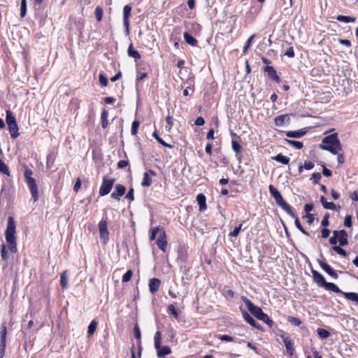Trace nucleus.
Segmentation results:
<instances>
[{
    "label": "nucleus",
    "instance_id": "1",
    "mask_svg": "<svg viewBox=\"0 0 358 358\" xmlns=\"http://www.w3.org/2000/svg\"><path fill=\"white\" fill-rule=\"evenodd\" d=\"M322 150L330 152L333 155H337L342 150V146L337 134H332L322 139V144L319 145Z\"/></svg>",
    "mask_w": 358,
    "mask_h": 358
},
{
    "label": "nucleus",
    "instance_id": "2",
    "mask_svg": "<svg viewBox=\"0 0 358 358\" xmlns=\"http://www.w3.org/2000/svg\"><path fill=\"white\" fill-rule=\"evenodd\" d=\"M15 224L14 219L9 216L7 220V227L5 231V238L8 244V248L12 253H16L17 251L16 238H15Z\"/></svg>",
    "mask_w": 358,
    "mask_h": 358
},
{
    "label": "nucleus",
    "instance_id": "3",
    "mask_svg": "<svg viewBox=\"0 0 358 358\" xmlns=\"http://www.w3.org/2000/svg\"><path fill=\"white\" fill-rule=\"evenodd\" d=\"M268 189L271 194L274 198L275 203L290 217H294V212L292 210L290 206L283 199L280 192L272 185H269Z\"/></svg>",
    "mask_w": 358,
    "mask_h": 358
},
{
    "label": "nucleus",
    "instance_id": "4",
    "mask_svg": "<svg viewBox=\"0 0 358 358\" xmlns=\"http://www.w3.org/2000/svg\"><path fill=\"white\" fill-rule=\"evenodd\" d=\"M33 172L31 169H27L24 171V177L27 185L31 193L34 201H36L38 199V187L36 183L35 179L32 178Z\"/></svg>",
    "mask_w": 358,
    "mask_h": 358
},
{
    "label": "nucleus",
    "instance_id": "5",
    "mask_svg": "<svg viewBox=\"0 0 358 358\" xmlns=\"http://www.w3.org/2000/svg\"><path fill=\"white\" fill-rule=\"evenodd\" d=\"M6 123L13 138H16L19 136L18 127L15 117L10 110L6 111Z\"/></svg>",
    "mask_w": 358,
    "mask_h": 358
},
{
    "label": "nucleus",
    "instance_id": "6",
    "mask_svg": "<svg viewBox=\"0 0 358 358\" xmlns=\"http://www.w3.org/2000/svg\"><path fill=\"white\" fill-rule=\"evenodd\" d=\"M114 182V178H110L107 176H104L99 189V195L103 196L108 194L113 188Z\"/></svg>",
    "mask_w": 358,
    "mask_h": 358
},
{
    "label": "nucleus",
    "instance_id": "7",
    "mask_svg": "<svg viewBox=\"0 0 358 358\" xmlns=\"http://www.w3.org/2000/svg\"><path fill=\"white\" fill-rule=\"evenodd\" d=\"M99 231L100 239L103 244H106L109 238V232L108 231L107 220L102 219L99 223Z\"/></svg>",
    "mask_w": 358,
    "mask_h": 358
},
{
    "label": "nucleus",
    "instance_id": "8",
    "mask_svg": "<svg viewBox=\"0 0 358 358\" xmlns=\"http://www.w3.org/2000/svg\"><path fill=\"white\" fill-rule=\"evenodd\" d=\"M244 301L248 310L257 319H259L264 313L259 307L253 304L250 300L245 299Z\"/></svg>",
    "mask_w": 358,
    "mask_h": 358
},
{
    "label": "nucleus",
    "instance_id": "9",
    "mask_svg": "<svg viewBox=\"0 0 358 358\" xmlns=\"http://www.w3.org/2000/svg\"><path fill=\"white\" fill-rule=\"evenodd\" d=\"M157 244L162 251H166L168 243L166 241L165 231L163 229H162V231L157 237Z\"/></svg>",
    "mask_w": 358,
    "mask_h": 358
},
{
    "label": "nucleus",
    "instance_id": "10",
    "mask_svg": "<svg viewBox=\"0 0 358 358\" xmlns=\"http://www.w3.org/2000/svg\"><path fill=\"white\" fill-rule=\"evenodd\" d=\"M264 71L267 74V76L269 79L279 83L280 80V77L277 75L276 71L271 66L266 65L264 68Z\"/></svg>",
    "mask_w": 358,
    "mask_h": 358
},
{
    "label": "nucleus",
    "instance_id": "11",
    "mask_svg": "<svg viewBox=\"0 0 358 358\" xmlns=\"http://www.w3.org/2000/svg\"><path fill=\"white\" fill-rule=\"evenodd\" d=\"M131 7L129 5H126L123 8V17H124V26L126 29L127 32L129 30V17L131 15Z\"/></svg>",
    "mask_w": 358,
    "mask_h": 358
},
{
    "label": "nucleus",
    "instance_id": "12",
    "mask_svg": "<svg viewBox=\"0 0 358 358\" xmlns=\"http://www.w3.org/2000/svg\"><path fill=\"white\" fill-rule=\"evenodd\" d=\"M6 324H3L1 327V331H0V338H1V343H0V353L2 355L5 352L6 349Z\"/></svg>",
    "mask_w": 358,
    "mask_h": 358
},
{
    "label": "nucleus",
    "instance_id": "13",
    "mask_svg": "<svg viewBox=\"0 0 358 358\" xmlns=\"http://www.w3.org/2000/svg\"><path fill=\"white\" fill-rule=\"evenodd\" d=\"M313 92H317V96H318L315 102L327 103L330 101L331 93L329 91H313Z\"/></svg>",
    "mask_w": 358,
    "mask_h": 358
},
{
    "label": "nucleus",
    "instance_id": "14",
    "mask_svg": "<svg viewBox=\"0 0 358 358\" xmlns=\"http://www.w3.org/2000/svg\"><path fill=\"white\" fill-rule=\"evenodd\" d=\"M275 124L278 127H282L290 122V117L288 114L278 115L275 117Z\"/></svg>",
    "mask_w": 358,
    "mask_h": 358
},
{
    "label": "nucleus",
    "instance_id": "15",
    "mask_svg": "<svg viewBox=\"0 0 358 358\" xmlns=\"http://www.w3.org/2000/svg\"><path fill=\"white\" fill-rule=\"evenodd\" d=\"M161 281L158 278H151L149 280V289L152 294H155L159 290Z\"/></svg>",
    "mask_w": 358,
    "mask_h": 358
},
{
    "label": "nucleus",
    "instance_id": "16",
    "mask_svg": "<svg viewBox=\"0 0 358 358\" xmlns=\"http://www.w3.org/2000/svg\"><path fill=\"white\" fill-rule=\"evenodd\" d=\"M150 173H151L152 176L156 175L155 172L152 170H150L149 172L144 173L143 181L141 182V185L143 187H149L151 185L152 180L150 176Z\"/></svg>",
    "mask_w": 358,
    "mask_h": 358
},
{
    "label": "nucleus",
    "instance_id": "17",
    "mask_svg": "<svg viewBox=\"0 0 358 358\" xmlns=\"http://www.w3.org/2000/svg\"><path fill=\"white\" fill-rule=\"evenodd\" d=\"M156 350L157 352V357L159 358L164 357L171 353V350L168 345L161 346V345H159V347L156 348Z\"/></svg>",
    "mask_w": 358,
    "mask_h": 358
},
{
    "label": "nucleus",
    "instance_id": "18",
    "mask_svg": "<svg viewBox=\"0 0 358 358\" xmlns=\"http://www.w3.org/2000/svg\"><path fill=\"white\" fill-rule=\"evenodd\" d=\"M312 273L315 282L317 283L320 286L324 287L327 282L325 281V279L323 277V275L315 270H312Z\"/></svg>",
    "mask_w": 358,
    "mask_h": 358
},
{
    "label": "nucleus",
    "instance_id": "19",
    "mask_svg": "<svg viewBox=\"0 0 358 358\" xmlns=\"http://www.w3.org/2000/svg\"><path fill=\"white\" fill-rule=\"evenodd\" d=\"M283 342L285 344V346L286 348V350L287 353L292 356L294 354V348H293V343L292 340L289 337H285L283 336Z\"/></svg>",
    "mask_w": 358,
    "mask_h": 358
},
{
    "label": "nucleus",
    "instance_id": "20",
    "mask_svg": "<svg viewBox=\"0 0 358 358\" xmlns=\"http://www.w3.org/2000/svg\"><path fill=\"white\" fill-rule=\"evenodd\" d=\"M196 201L199 206V210L203 211L207 208L206 203V196L203 194H199L196 196Z\"/></svg>",
    "mask_w": 358,
    "mask_h": 358
},
{
    "label": "nucleus",
    "instance_id": "21",
    "mask_svg": "<svg viewBox=\"0 0 358 358\" xmlns=\"http://www.w3.org/2000/svg\"><path fill=\"white\" fill-rule=\"evenodd\" d=\"M243 316L245 320L252 327L259 329V326L257 324L256 320L249 313L245 311L243 313Z\"/></svg>",
    "mask_w": 358,
    "mask_h": 358
},
{
    "label": "nucleus",
    "instance_id": "22",
    "mask_svg": "<svg viewBox=\"0 0 358 358\" xmlns=\"http://www.w3.org/2000/svg\"><path fill=\"white\" fill-rule=\"evenodd\" d=\"M338 240L341 246H345L348 244V234L344 229L341 230Z\"/></svg>",
    "mask_w": 358,
    "mask_h": 358
},
{
    "label": "nucleus",
    "instance_id": "23",
    "mask_svg": "<svg viewBox=\"0 0 358 358\" xmlns=\"http://www.w3.org/2000/svg\"><path fill=\"white\" fill-rule=\"evenodd\" d=\"M306 131L303 130H298V131H289L286 133V136L289 138H299L302 137L306 134Z\"/></svg>",
    "mask_w": 358,
    "mask_h": 358
},
{
    "label": "nucleus",
    "instance_id": "24",
    "mask_svg": "<svg viewBox=\"0 0 358 358\" xmlns=\"http://www.w3.org/2000/svg\"><path fill=\"white\" fill-rule=\"evenodd\" d=\"M184 38L187 43L192 46L197 45L198 41L192 35L187 32L184 33Z\"/></svg>",
    "mask_w": 358,
    "mask_h": 358
},
{
    "label": "nucleus",
    "instance_id": "25",
    "mask_svg": "<svg viewBox=\"0 0 358 358\" xmlns=\"http://www.w3.org/2000/svg\"><path fill=\"white\" fill-rule=\"evenodd\" d=\"M60 284L63 289H66L68 287V273L66 271H63L61 274Z\"/></svg>",
    "mask_w": 358,
    "mask_h": 358
},
{
    "label": "nucleus",
    "instance_id": "26",
    "mask_svg": "<svg viewBox=\"0 0 358 358\" xmlns=\"http://www.w3.org/2000/svg\"><path fill=\"white\" fill-rule=\"evenodd\" d=\"M273 159L276 162L285 165L288 164L289 162V158L282 154L277 155L276 156L273 157Z\"/></svg>",
    "mask_w": 358,
    "mask_h": 358
},
{
    "label": "nucleus",
    "instance_id": "27",
    "mask_svg": "<svg viewBox=\"0 0 358 358\" xmlns=\"http://www.w3.org/2000/svg\"><path fill=\"white\" fill-rule=\"evenodd\" d=\"M336 20L339 22L349 23V22H355L356 21V17H352V16H346V15H339L336 17Z\"/></svg>",
    "mask_w": 358,
    "mask_h": 358
},
{
    "label": "nucleus",
    "instance_id": "28",
    "mask_svg": "<svg viewBox=\"0 0 358 358\" xmlns=\"http://www.w3.org/2000/svg\"><path fill=\"white\" fill-rule=\"evenodd\" d=\"M127 53L129 57H134L136 60L140 59L141 58V55L138 51L134 49L133 45L131 43L129 46Z\"/></svg>",
    "mask_w": 358,
    "mask_h": 358
},
{
    "label": "nucleus",
    "instance_id": "29",
    "mask_svg": "<svg viewBox=\"0 0 358 358\" xmlns=\"http://www.w3.org/2000/svg\"><path fill=\"white\" fill-rule=\"evenodd\" d=\"M327 290H331L334 292H336V293H341L342 294V291L339 289V287L335 285L334 283L333 282H327L325 284L324 287Z\"/></svg>",
    "mask_w": 358,
    "mask_h": 358
},
{
    "label": "nucleus",
    "instance_id": "30",
    "mask_svg": "<svg viewBox=\"0 0 358 358\" xmlns=\"http://www.w3.org/2000/svg\"><path fill=\"white\" fill-rule=\"evenodd\" d=\"M345 297L352 301L356 302L358 304V294L355 292H342Z\"/></svg>",
    "mask_w": 358,
    "mask_h": 358
},
{
    "label": "nucleus",
    "instance_id": "31",
    "mask_svg": "<svg viewBox=\"0 0 358 358\" xmlns=\"http://www.w3.org/2000/svg\"><path fill=\"white\" fill-rule=\"evenodd\" d=\"M293 219H294V223H295V225L296 227V228L298 229H299L301 233H303L304 235L306 236H309V233L308 231H306L303 227H302L298 217L296 215V214L294 213V217H292Z\"/></svg>",
    "mask_w": 358,
    "mask_h": 358
},
{
    "label": "nucleus",
    "instance_id": "32",
    "mask_svg": "<svg viewBox=\"0 0 358 358\" xmlns=\"http://www.w3.org/2000/svg\"><path fill=\"white\" fill-rule=\"evenodd\" d=\"M101 119L102 127L103 129L106 128L108 127V112L106 111V110L105 108L103 109V110L101 112Z\"/></svg>",
    "mask_w": 358,
    "mask_h": 358
},
{
    "label": "nucleus",
    "instance_id": "33",
    "mask_svg": "<svg viewBox=\"0 0 358 358\" xmlns=\"http://www.w3.org/2000/svg\"><path fill=\"white\" fill-rule=\"evenodd\" d=\"M98 322L95 320H92L88 326L87 334L88 336H91L95 331Z\"/></svg>",
    "mask_w": 358,
    "mask_h": 358
},
{
    "label": "nucleus",
    "instance_id": "34",
    "mask_svg": "<svg viewBox=\"0 0 358 358\" xmlns=\"http://www.w3.org/2000/svg\"><path fill=\"white\" fill-rule=\"evenodd\" d=\"M168 313L172 315L176 319L178 318V312L173 304H170L168 306Z\"/></svg>",
    "mask_w": 358,
    "mask_h": 358
},
{
    "label": "nucleus",
    "instance_id": "35",
    "mask_svg": "<svg viewBox=\"0 0 358 358\" xmlns=\"http://www.w3.org/2000/svg\"><path fill=\"white\" fill-rule=\"evenodd\" d=\"M332 250L343 257H346L348 255L347 252L341 247V245L333 246Z\"/></svg>",
    "mask_w": 358,
    "mask_h": 358
},
{
    "label": "nucleus",
    "instance_id": "36",
    "mask_svg": "<svg viewBox=\"0 0 358 358\" xmlns=\"http://www.w3.org/2000/svg\"><path fill=\"white\" fill-rule=\"evenodd\" d=\"M285 141L290 145H292L293 147L297 148V149H301L303 148V143L300 141H293V140H288L285 139Z\"/></svg>",
    "mask_w": 358,
    "mask_h": 358
},
{
    "label": "nucleus",
    "instance_id": "37",
    "mask_svg": "<svg viewBox=\"0 0 358 358\" xmlns=\"http://www.w3.org/2000/svg\"><path fill=\"white\" fill-rule=\"evenodd\" d=\"M0 173H4L7 176H10V172L7 165L0 158Z\"/></svg>",
    "mask_w": 358,
    "mask_h": 358
},
{
    "label": "nucleus",
    "instance_id": "38",
    "mask_svg": "<svg viewBox=\"0 0 358 358\" xmlns=\"http://www.w3.org/2000/svg\"><path fill=\"white\" fill-rule=\"evenodd\" d=\"M115 192H116V193H117V195H119L120 196H123L125 194L126 188L122 185L117 184L115 186Z\"/></svg>",
    "mask_w": 358,
    "mask_h": 358
},
{
    "label": "nucleus",
    "instance_id": "39",
    "mask_svg": "<svg viewBox=\"0 0 358 358\" xmlns=\"http://www.w3.org/2000/svg\"><path fill=\"white\" fill-rule=\"evenodd\" d=\"M259 320H262L264 323L269 325V327H271L273 324V322L269 318V317L266 314L263 313L262 316L259 318Z\"/></svg>",
    "mask_w": 358,
    "mask_h": 358
},
{
    "label": "nucleus",
    "instance_id": "40",
    "mask_svg": "<svg viewBox=\"0 0 358 358\" xmlns=\"http://www.w3.org/2000/svg\"><path fill=\"white\" fill-rule=\"evenodd\" d=\"M27 0H21L20 17H24L27 13Z\"/></svg>",
    "mask_w": 358,
    "mask_h": 358
},
{
    "label": "nucleus",
    "instance_id": "41",
    "mask_svg": "<svg viewBox=\"0 0 358 358\" xmlns=\"http://www.w3.org/2000/svg\"><path fill=\"white\" fill-rule=\"evenodd\" d=\"M152 136L155 138V139L160 143L162 144V145H164V147H166V148H172V145H171L170 144H168L166 143V142H164L157 134V131H155L152 134Z\"/></svg>",
    "mask_w": 358,
    "mask_h": 358
},
{
    "label": "nucleus",
    "instance_id": "42",
    "mask_svg": "<svg viewBox=\"0 0 358 358\" xmlns=\"http://www.w3.org/2000/svg\"><path fill=\"white\" fill-rule=\"evenodd\" d=\"M94 13H95V16H96V20L99 22H100L101 20L102 16H103V10H102V8L100 6H97L95 8Z\"/></svg>",
    "mask_w": 358,
    "mask_h": 358
},
{
    "label": "nucleus",
    "instance_id": "43",
    "mask_svg": "<svg viewBox=\"0 0 358 358\" xmlns=\"http://www.w3.org/2000/svg\"><path fill=\"white\" fill-rule=\"evenodd\" d=\"M161 333L160 331H157L155 335V348H158L159 345H161Z\"/></svg>",
    "mask_w": 358,
    "mask_h": 358
},
{
    "label": "nucleus",
    "instance_id": "44",
    "mask_svg": "<svg viewBox=\"0 0 358 358\" xmlns=\"http://www.w3.org/2000/svg\"><path fill=\"white\" fill-rule=\"evenodd\" d=\"M1 258L3 259V260H4L6 262L8 261V256L7 251H6V246L4 244H3L1 245Z\"/></svg>",
    "mask_w": 358,
    "mask_h": 358
},
{
    "label": "nucleus",
    "instance_id": "45",
    "mask_svg": "<svg viewBox=\"0 0 358 358\" xmlns=\"http://www.w3.org/2000/svg\"><path fill=\"white\" fill-rule=\"evenodd\" d=\"M317 332L322 338H327L329 336V332L324 329H318Z\"/></svg>",
    "mask_w": 358,
    "mask_h": 358
},
{
    "label": "nucleus",
    "instance_id": "46",
    "mask_svg": "<svg viewBox=\"0 0 358 358\" xmlns=\"http://www.w3.org/2000/svg\"><path fill=\"white\" fill-rule=\"evenodd\" d=\"M255 38V35H252L251 36L249 37V38L246 41V43L243 48V53L245 54L248 51V50L250 48V45H251V43L252 41V40L254 39Z\"/></svg>",
    "mask_w": 358,
    "mask_h": 358
},
{
    "label": "nucleus",
    "instance_id": "47",
    "mask_svg": "<svg viewBox=\"0 0 358 358\" xmlns=\"http://www.w3.org/2000/svg\"><path fill=\"white\" fill-rule=\"evenodd\" d=\"M321 178H322V176L320 173H314L312 174L310 180H313V182L315 184H317L320 181Z\"/></svg>",
    "mask_w": 358,
    "mask_h": 358
},
{
    "label": "nucleus",
    "instance_id": "48",
    "mask_svg": "<svg viewBox=\"0 0 358 358\" xmlns=\"http://www.w3.org/2000/svg\"><path fill=\"white\" fill-rule=\"evenodd\" d=\"M132 274H133L132 271L128 270L122 277V282H129L132 277Z\"/></svg>",
    "mask_w": 358,
    "mask_h": 358
},
{
    "label": "nucleus",
    "instance_id": "49",
    "mask_svg": "<svg viewBox=\"0 0 358 358\" xmlns=\"http://www.w3.org/2000/svg\"><path fill=\"white\" fill-rule=\"evenodd\" d=\"M231 145L233 150L236 153L238 154L241 152V146L235 141H231Z\"/></svg>",
    "mask_w": 358,
    "mask_h": 358
},
{
    "label": "nucleus",
    "instance_id": "50",
    "mask_svg": "<svg viewBox=\"0 0 358 358\" xmlns=\"http://www.w3.org/2000/svg\"><path fill=\"white\" fill-rule=\"evenodd\" d=\"M139 127V122L138 121H134L131 124V134L132 135H136L138 131V128Z\"/></svg>",
    "mask_w": 358,
    "mask_h": 358
},
{
    "label": "nucleus",
    "instance_id": "51",
    "mask_svg": "<svg viewBox=\"0 0 358 358\" xmlns=\"http://www.w3.org/2000/svg\"><path fill=\"white\" fill-rule=\"evenodd\" d=\"M99 83L102 87H106L108 83V78L102 73L99 75Z\"/></svg>",
    "mask_w": 358,
    "mask_h": 358
},
{
    "label": "nucleus",
    "instance_id": "52",
    "mask_svg": "<svg viewBox=\"0 0 358 358\" xmlns=\"http://www.w3.org/2000/svg\"><path fill=\"white\" fill-rule=\"evenodd\" d=\"M288 321L295 326H299L301 324V322L299 319L292 316L288 317Z\"/></svg>",
    "mask_w": 358,
    "mask_h": 358
},
{
    "label": "nucleus",
    "instance_id": "53",
    "mask_svg": "<svg viewBox=\"0 0 358 358\" xmlns=\"http://www.w3.org/2000/svg\"><path fill=\"white\" fill-rule=\"evenodd\" d=\"M162 231V229H160V227H155L152 229L151 231V235H150V240L151 241H153L156 238V236H157V234L158 233V231Z\"/></svg>",
    "mask_w": 358,
    "mask_h": 358
},
{
    "label": "nucleus",
    "instance_id": "54",
    "mask_svg": "<svg viewBox=\"0 0 358 358\" xmlns=\"http://www.w3.org/2000/svg\"><path fill=\"white\" fill-rule=\"evenodd\" d=\"M242 226L243 224H241L239 226L236 227L234 231L229 234V236L236 237L238 235L240 231L241 230Z\"/></svg>",
    "mask_w": 358,
    "mask_h": 358
},
{
    "label": "nucleus",
    "instance_id": "55",
    "mask_svg": "<svg viewBox=\"0 0 358 358\" xmlns=\"http://www.w3.org/2000/svg\"><path fill=\"white\" fill-rule=\"evenodd\" d=\"M220 339L222 341L231 342L234 341V338L228 335H220Z\"/></svg>",
    "mask_w": 358,
    "mask_h": 358
},
{
    "label": "nucleus",
    "instance_id": "56",
    "mask_svg": "<svg viewBox=\"0 0 358 358\" xmlns=\"http://www.w3.org/2000/svg\"><path fill=\"white\" fill-rule=\"evenodd\" d=\"M323 207L326 209L335 210L336 208V204L333 202H325Z\"/></svg>",
    "mask_w": 358,
    "mask_h": 358
},
{
    "label": "nucleus",
    "instance_id": "57",
    "mask_svg": "<svg viewBox=\"0 0 358 358\" xmlns=\"http://www.w3.org/2000/svg\"><path fill=\"white\" fill-rule=\"evenodd\" d=\"M318 263L320 266V267L327 273V271H329V268H331V267L327 264V263L322 262V261H320V260H318Z\"/></svg>",
    "mask_w": 358,
    "mask_h": 358
},
{
    "label": "nucleus",
    "instance_id": "58",
    "mask_svg": "<svg viewBox=\"0 0 358 358\" xmlns=\"http://www.w3.org/2000/svg\"><path fill=\"white\" fill-rule=\"evenodd\" d=\"M303 218L306 219V222L310 224H311L314 221V215L310 213H307Z\"/></svg>",
    "mask_w": 358,
    "mask_h": 358
},
{
    "label": "nucleus",
    "instance_id": "59",
    "mask_svg": "<svg viewBox=\"0 0 358 358\" xmlns=\"http://www.w3.org/2000/svg\"><path fill=\"white\" fill-rule=\"evenodd\" d=\"M329 214H326V215L324 216V217H323V219H322V222H321V225H322V227H328V226H329Z\"/></svg>",
    "mask_w": 358,
    "mask_h": 358
},
{
    "label": "nucleus",
    "instance_id": "60",
    "mask_svg": "<svg viewBox=\"0 0 358 358\" xmlns=\"http://www.w3.org/2000/svg\"><path fill=\"white\" fill-rule=\"evenodd\" d=\"M285 55L287 56L288 57H294V51L292 47H289L287 49L286 52H285Z\"/></svg>",
    "mask_w": 358,
    "mask_h": 358
},
{
    "label": "nucleus",
    "instance_id": "61",
    "mask_svg": "<svg viewBox=\"0 0 358 358\" xmlns=\"http://www.w3.org/2000/svg\"><path fill=\"white\" fill-rule=\"evenodd\" d=\"M126 198L130 201H133L134 199V190L133 188L129 189L128 193L126 195Z\"/></svg>",
    "mask_w": 358,
    "mask_h": 358
},
{
    "label": "nucleus",
    "instance_id": "62",
    "mask_svg": "<svg viewBox=\"0 0 358 358\" xmlns=\"http://www.w3.org/2000/svg\"><path fill=\"white\" fill-rule=\"evenodd\" d=\"M303 167L306 170H310L314 167V164L310 161H306Z\"/></svg>",
    "mask_w": 358,
    "mask_h": 358
},
{
    "label": "nucleus",
    "instance_id": "63",
    "mask_svg": "<svg viewBox=\"0 0 358 358\" xmlns=\"http://www.w3.org/2000/svg\"><path fill=\"white\" fill-rule=\"evenodd\" d=\"M344 225L347 227H350L352 226V220H351L350 215H348L345 217V221H344Z\"/></svg>",
    "mask_w": 358,
    "mask_h": 358
},
{
    "label": "nucleus",
    "instance_id": "64",
    "mask_svg": "<svg viewBox=\"0 0 358 358\" xmlns=\"http://www.w3.org/2000/svg\"><path fill=\"white\" fill-rule=\"evenodd\" d=\"M330 234V230L328 229H323L322 231H321V236L323 238H327V237H329Z\"/></svg>",
    "mask_w": 358,
    "mask_h": 358
}]
</instances>
